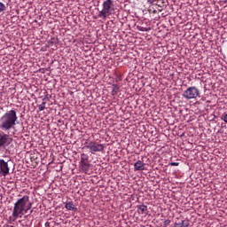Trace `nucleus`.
<instances>
[{
	"mask_svg": "<svg viewBox=\"0 0 227 227\" xmlns=\"http://www.w3.org/2000/svg\"><path fill=\"white\" fill-rule=\"evenodd\" d=\"M118 91H120V85L114 83L112 85V96L116 97L118 95Z\"/></svg>",
	"mask_w": 227,
	"mask_h": 227,
	"instance_id": "nucleus-12",
	"label": "nucleus"
},
{
	"mask_svg": "<svg viewBox=\"0 0 227 227\" xmlns=\"http://www.w3.org/2000/svg\"><path fill=\"white\" fill-rule=\"evenodd\" d=\"M29 210H31V203L27 207L25 206V214H27V212H29Z\"/></svg>",
	"mask_w": 227,
	"mask_h": 227,
	"instance_id": "nucleus-18",
	"label": "nucleus"
},
{
	"mask_svg": "<svg viewBox=\"0 0 227 227\" xmlns=\"http://www.w3.org/2000/svg\"><path fill=\"white\" fill-rule=\"evenodd\" d=\"M90 156L86 153L81 154L80 168L84 173H88L90 169Z\"/></svg>",
	"mask_w": 227,
	"mask_h": 227,
	"instance_id": "nucleus-7",
	"label": "nucleus"
},
{
	"mask_svg": "<svg viewBox=\"0 0 227 227\" xmlns=\"http://www.w3.org/2000/svg\"><path fill=\"white\" fill-rule=\"evenodd\" d=\"M47 224H48V223H46L45 226H49V225H47Z\"/></svg>",
	"mask_w": 227,
	"mask_h": 227,
	"instance_id": "nucleus-25",
	"label": "nucleus"
},
{
	"mask_svg": "<svg viewBox=\"0 0 227 227\" xmlns=\"http://www.w3.org/2000/svg\"><path fill=\"white\" fill-rule=\"evenodd\" d=\"M170 166H180V163L178 162H171L169 163Z\"/></svg>",
	"mask_w": 227,
	"mask_h": 227,
	"instance_id": "nucleus-19",
	"label": "nucleus"
},
{
	"mask_svg": "<svg viewBox=\"0 0 227 227\" xmlns=\"http://www.w3.org/2000/svg\"><path fill=\"white\" fill-rule=\"evenodd\" d=\"M87 148V150H90V153H97L98 152H104V145L95 142V141H90V142H85V145L83 146V149Z\"/></svg>",
	"mask_w": 227,
	"mask_h": 227,
	"instance_id": "nucleus-5",
	"label": "nucleus"
},
{
	"mask_svg": "<svg viewBox=\"0 0 227 227\" xmlns=\"http://www.w3.org/2000/svg\"><path fill=\"white\" fill-rule=\"evenodd\" d=\"M114 13V2L113 0H106L103 2L102 10L98 12V17L106 20Z\"/></svg>",
	"mask_w": 227,
	"mask_h": 227,
	"instance_id": "nucleus-3",
	"label": "nucleus"
},
{
	"mask_svg": "<svg viewBox=\"0 0 227 227\" xmlns=\"http://www.w3.org/2000/svg\"><path fill=\"white\" fill-rule=\"evenodd\" d=\"M13 143V138L10 137V135L5 134L3 131H0V150L1 148H6L10 146Z\"/></svg>",
	"mask_w": 227,
	"mask_h": 227,
	"instance_id": "nucleus-6",
	"label": "nucleus"
},
{
	"mask_svg": "<svg viewBox=\"0 0 227 227\" xmlns=\"http://www.w3.org/2000/svg\"><path fill=\"white\" fill-rule=\"evenodd\" d=\"M184 98L186 100H196L197 98H200L201 97V93L200 92V90L194 86L189 87L187 90H184L183 93Z\"/></svg>",
	"mask_w": 227,
	"mask_h": 227,
	"instance_id": "nucleus-4",
	"label": "nucleus"
},
{
	"mask_svg": "<svg viewBox=\"0 0 227 227\" xmlns=\"http://www.w3.org/2000/svg\"><path fill=\"white\" fill-rule=\"evenodd\" d=\"M6 11V5L0 2V13H3V12Z\"/></svg>",
	"mask_w": 227,
	"mask_h": 227,
	"instance_id": "nucleus-16",
	"label": "nucleus"
},
{
	"mask_svg": "<svg viewBox=\"0 0 227 227\" xmlns=\"http://www.w3.org/2000/svg\"><path fill=\"white\" fill-rule=\"evenodd\" d=\"M169 223H171L170 220H166V221H165V225L168 226V225L169 224Z\"/></svg>",
	"mask_w": 227,
	"mask_h": 227,
	"instance_id": "nucleus-23",
	"label": "nucleus"
},
{
	"mask_svg": "<svg viewBox=\"0 0 227 227\" xmlns=\"http://www.w3.org/2000/svg\"><path fill=\"white\" fill-rule=\"evenodd\" d=\"M47 224H48V223H46L45 226H49V225H47Z\"/></svg>",
	"mask_w": 227,
	"mask_h": 227,
	"instance_id": "nucleus-26",
	"label": "nucleus"
},
{
	"mask_svg": "<svg viewBox=\"0 0 227 227\" xmlns=\"http://www.w3.org/2000/svg\"><path fill=\"white\" fill-rule=\"evenodd\" d=\"M30 214H33V210H30Z\"/></svg>",
	"mask_w": 227,
	"mask_h": 227,
	"instance_id": "nucleus-24",
	"label": "nucleus"
},
{
	"mask_svg": "<svg viewBox=\"0 0 227 227\" xmlns=\"http://www.w3.org/2000/svg\"><path fill=\"white\" fill-rule=\"evenodd\" d=\"M65 208H67V210H73V212L77 211V207H75V206L74 205V201L67 202L65 205Z\"/></svg>",
	"mask_w": 227,
	"mask_h": 227,
	"instance_id": "nucleus-11",
	"label": "nucleus"
},
{
	"mask_svg": "<svg viewBox=\"0 0 227 227\" xmlns=\"http://www.w3.org/2000/svg\"><path fill=\"white\" fill-rule=\"evenodd\" d=\"M29 201V196L25 195L18 200L12 209V216L9 217L10 223H15L19 217H22L26 213V206Z\"/></svg>",
	"mask_w": 227,
	"mask_h": 227,
	"instance_id": "nucleus-2",
	"label": "nucleus"
},
{
	"mask_svg": "<svg viewBox=\"0 0 227 227\" xmlns=\"http://www.w3.org/2000/svg\"><path fill=\"white\" fill-rule=\"evenodd\" d=\"M120 81H121V77L115 78V82H120Z\"/></svg>",
	"mask_w": 227,
	"mask_h": 227,
	"instance_id": "nucleus-22",
	"label": "nucleus"
},
{
	"mask_svg": "<svg viewBox=\"0 0 227 227\" xmlns=\"http://www.w3.org/2000/svg\"><path fill=\"white\" fill-rule=\"evenodd\" d=\"M49 100H51V96L49 94H46L43 98V102H47Z\"/></svg>",
	"mask_w": 227,
	"mask_h": 227,
	"instance_id": "nucleus-17",
	"label": "nucleus"
},
{
	"mask_svg": "<svg viewBox=\"0 0 227 227\" xmlns=\"http://www.w3.org/2000/svg\"><path fill=\"white\" fill-rule=\"evenodd\" d=\"M156 6H159V8H164L166 6V2H164V0H156Z\"/></svg>",
	"mask_w": 227,
	"mask_h": 227,
	"instance_id": "nucleus-14",
	"label": "nucleus"
},
{
	"mask_svg": "<svg viewBox=\"0 0 227 227\" xmlns=\"http://www.w3.org/2000/svg\"><path fill=\"white\" fill-rule=\"evenodd\" d=\"M155 1H157V0H147V2L149 3V4H153V3H155Z\"/></svg>",
	"mask_w": 227,
	"mask_h": 227,
	"instance_id": "nucleus-20",
	"label": "nucleus"
},
{
	"mask_svg": "<svg viewBox=\"0 0 227 227\" xmlns=\"http://www.w3.org/2000/svg\"><path fill=\"white\" fill-rule=\"evenodd\" d=\"M137 208L139 210V214H146L148 212V207L145 205L137 206Z\"/></svg>",
	"mask_w": 227,
	"mask_h": 227,
	"instance_id": "nucleus-13",
	"label": "nucleus"
},
{
	"mask_svg": "<svg viewBox=\"0 0 227 227\" xmlns=\"http://www.w3.org/2000/svg\"><path fill=\"white\" fill-rule=\"evenodd\" d=\"M7 175H10L8 162L0 159V176H6Z\"/></svg>",
	"mask_w": 227,
	"mask_h": 227,
	"instance_id": "nucleus-8",
	"label": "nucleus"
},
{
	"mask_svg": "<svg viewBox=\"0 0 227 227\" xmlns=\"http://www.w3.org/2000/svg\"><path fill=\"white\" fill-rule=\"evenodd\" d=\"M19 117L17 116V111H7L0 118V129L4 130L5 132L8 130H12V129H14L15 125H17Z\"/></svg>",
	"mask_w": 227,
	"mask_h": 227,
	"instance_id": "nucleus-1",
	"label": "nucleus"
},
{
	"mask_svg": "<svg viewBox=\"0 0 227 227\" xmlns=\"http://www.w3.org/2000/svg\"><path fill=\"white\" fill-rule=\"evenodd\" d=\"M222 120H223V121L225 123H227V114L223 116V118Z\"/></svg>",
	"mask_w": 227,
	"mask_h": 227,
	"instance_id": "nucleus-21",
	"label": "nucleus"
},
{
	"mask_svg": "<svg viewBox=\"0 0 227 227\" xmlns=\"http://www.w3.org/2000/svg\"><path fill=\"white\" fill-rule=\"evenodd\" d=\"M46 104H47V101H43L42 104L39 105V111H44Z\"/></svg>",
	"mask_w": 227,
	"mask_h": 227,
	"instance_id": "nucleus-15",
	"label": "nucleus"
},
{
	"mask_svg": "<svg viewBox=\"0 0 227 227\" xmlns=\"http://www.w3.org/2000/svg\"><path fill=\"white\" fill-rule=\"evenodd\" d=\"M174 227H189V223H187V221L185 220H181L178 222H175L174 223Z\"/></svg>",
	"mask_w": 227,
	"mask_h": 227,
	"instance_id": "nucleus-10",
	"label": "nucleus"
},
{
	"mask_svg": "<svg viewBox=\"0 0 227 227\" xmlns=\"http://www.w3.org/2000/svg\"><path fill=\"white\" fill-rule=\"evenodd\" d=\"M134 169L135 171H145V162L143 160H137L134 164Z\"/></svg>",
	"mask_w": 227,
	"mask_h": 227,
	"instance_id": "nucleus-9",
	"label": "nucleus"
}]
</instances>
